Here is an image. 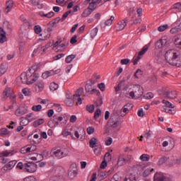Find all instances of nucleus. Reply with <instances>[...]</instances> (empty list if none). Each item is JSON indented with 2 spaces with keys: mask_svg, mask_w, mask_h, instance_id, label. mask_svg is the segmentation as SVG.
Returning a JSON list of instances; mask_svg holds the SVG:
<instances>
[{
  "mask_svg": "<svg viewBox=\"0 0 181 181\" xmlns=\"http://www.w3.org/2000/svg\"><path fill=\"white\" fill-rule=\"evenodd\" d=\"M40 69V64H35L34 66H31L26 72H23L21 74V80L23 84H33L39 80L40 75L39 74L35 73L37 70Z\"/></svg>",
  "mask_w": 181,
  "mask_h": 181,
  "instance_id": "f257e3e1",
  "label": "nucleus"
},
{
  "mask_svg": "<svg viewBox=\"0 0 181 181\" xmlns=\"http://www.w3.org/2000/svg\"><path fill=\"white\" fill-rule=\"evenodd\" d=\"M165 59L170 66L181 67V54L175 49H169L165 54Z\"/></svg>",
  "mask_w": 181,
  "mask_h": 181,
  "instance_id": "f03ea898",
  "label": "nucleus"
},
{
  "mask_svg": "<svg viewBox=\"0 0 181 181\" xmlns=\"http://www.w3.org/2000/svg\"><path fill=\"white\" fill-rule=\"evenodd\" d=\"M50 155L57 158V159H62V158H65L69 155V151L67 149L52 148L50 151Z\"/></svg>",
  "mask_w": 181,
  "mask_h": 181,
  "instance_id": "7ed1b4c3",
  "label": "nucleus"
},
{
  "mask_svg": "<svg viewBox=\"0 0 181 181\" xmlns=\"http://www.w3.org/2000/svg\"><path fill=\"white\" fill-rule=\"evenodd\" d=\"M134 88L135 91H129L126 93V96L128 97V98H135V94L138 95V97H141V95L144 94V88L141 86L136 85Z\"/></svg>",
  "mask_w": 181,
  "mask_h": 181,
  "instance_id": "20e7f679",
  "label": "nucleus"
},
{
  "mask_svg": "<svg viewBox=\"0 0 181 181\" xmlns=\"http://www.w3.org/2000/svg\"><path fill=\"white\" fill-rule=\"evenodd\" d=\"M119 117L117 113H112L110 116V118L108 121V124L111 128H118L121 125V122L118 119Z\"/></svg>",
  "mask_w": 181,
  "mask_h": 181,
  "instance_id": "39448f33",
  "label": "nucleus"
},
{
  "mask_svg": "<svg viewBox=\"0 0 181 181\" xmlns=\"http://www.w3.org/2000/svg\"><path fill=\"white\" fill-rule=\"evenodd\" d=\"M148 49H149V45H145L139 52L138 56L136 58H134L133 64L134 66L138 64V62L141 60V56H144V54L148 52Z\"/></svg>",
  "mask_w": 181,
  "mask_h": 181,
  "instance_id": "423d86ee",
  "label": "nucleus"
},
{
  "mask_svg": "<svg viewBox=\"0 0 181 181\" xmlns=\"http://www.w3.org/2000/svg\"><path fill=\"white\" fill-rule=\"evenodd\" d=\"M24 169L29 173H34L36 169H37V165L35 163H27L24 164Z\"/></svg>",
  "mask_w": 181,
  "mask_h": 181,
  "instance_id": "0eeeda50",
  "label": "nucleus"
},
{
  "mask_svg": "<svg viewBox=\"0 0 181 181\" xmlns=\"http://www.w3.org/2000/svg\"><path fill=\"white\" fill-rule=\"evenodd\" d=\"M52 46V43L49 42L45 45V47H39L37 49H35L32 54V56H37V54H39L40 53L41 54L42 53H45L49 47Z\"/></svg>",
  "mask_w": 181,
  "mask_h": 181,
  "instance_id": "6e6552de",
  "label": "nucleus"
},
{
  "mask_svg": "<svg viewBox=\"0 0 181 181\" xmlns=\"http://www.w3.org/2000/svg\"><path fill=\"white\" fill-rule=\"evenodd\" d=\"M53 118L54 125L55 127L57 125L63 127L64 125H66V124H67V120H66V119H64L62 117L54 116Z\"/></svg>",
  "mask_w": 181,
  "mask_h": 181,
  "instance_id": "1a4fd4ad",
  "label": "nucleus"
},
{
  "mask_svg": "<svg viewBox=\"0 0 181 181\" xmlns=\"http://www.w3.org/2000/svg\"><path fill=\"white\" fill-rule=\"evenodd\" d=\"M27 113H28V106H25L22 105L18 109H16L15 112V115H16V117H22V115H25V114H27Z\"/></svg>",
  "mask_w": 181,
  "mask_h": 181,
  "instance_id": "9d476101",
  "label": "nucleus"
},
{
  "mask_svg": "<svg viewBox=\"0 0 181 181\" xmlns=\"http://www.w3.org/2000/svg\"><path fill=\"white\" fill-rule=\"evenodd\" d=\"M154 181H170V179L166 177L162 173H156L154 175Z\"/></svg>",
  "mask_w": 181,
  "mask_h": 181,
  "instance_id": "9b49d317",
  "label": "nucleus"
},
{
  "mask_svg": "<svg viewBox=\"0 0 181 181\" xmlns=\"http://www.w3.org/2000/svg\"><path fill=\"white\" fill-rule=\"evenodd\" d=\"M127 19L119 21L115 27V30L119 32L124 30L125 26H127Z\"/></svg>",
  "mask_w": 181,
  "mask_h": 181,
  "instance_id": "f8f14e48",
  "label": "nucleus"
},
{
  "mask_svg": "<svg viewBox=\"0 0 181 181\" xmlns=\"http://www.w3.org/2000/svg\"><path fill=\"white\" fill-rule=\"evenodd\" d=\"M165 97L170 98V100H175L177 97V92L176 90H166L164 93Z\"/></svg>",
  "mask_w": 181,
  "mask_h": 181,
  "instance_id": "ddd939ff",
  "label": "nucleus"
},
{
  "mask_svg": "<svg viewBox=\"0 0 181 181\" xmlns=\"http://www.w3.org/2000/svg\"><path fill=\"white\" fill-rule=\"evenodd\" d=\"M36 149V146L32 145H28L23 147L21 150V153H29L33 152Z\"/></svg>",
  "mask_w": 181,
  "mask_h": 181,
  "instance_id": "4468645a",
  "label": "nucleus"
},
{
  "mask_svg": "<svg viewBox=\"0 0 181 181\" xmlns=\"http://www.w3.org/2000/svg\"><path fill=\"white\" fill-rule=\"evenodd\" d=\"M85 90L86 93H90V94H94V93H97V95L100 94V90L95 88L93 89V86L90 84H86L85 86Z\"/></svg>",
  "mask_w": 181,
  "mask_h": 181,
  "instance_id": "2eb2a0df",
  "label": "nucleus"
},
{
  "mask_svg": "<svg viewBox=\"0 0 181 181\" xmlns=\"http://www.w3.org/2000/svg\"><path fill=\"white\" fill-rule=\"evenodd\" d=\"M12 8H13V1L9 0L6 1V8L4 10V12L6 13H9L12 11Z\"/></svg>",
  "mask_w": 181,
  "mask_h": 181,
  "instance_id": "dca6fc26",
  "label": "nucleus"
},
{
  "mask_svg": "<svg viewBox=\"0 0 181 181\" xmlns=\"http://www.w3.org/2000/svg\"><path fill=\"white\" fill-rule=\"evenodd\" d=\"M113 172L112 169L109 170L108 171H101L98 176L101 179V180L105 179L107 176H110Z\"/></svg>",
  "mask_w": 181,
  "mask_h": 181,
  "instance_id": "f3484780",
  "label": "nucleus"
},
{
  "mask_svg": "<svg viewBox=\"0 0 181 181\" xmlns=\"http://www.w3.org/2000/svg\"><path fill=\"white\" fill-rule=\"evenodd\" d=\"M3 94L4 97H11V98H15V95H13V93L12 92V90H11V88H6Z\"/></svg>",
  "mask_w": 181,
  "mask_h": 181,
  "instance_id": "a211bd4d",
  "label": "nucleus"
},
{
  "mask_svg": "<svg viewBox=\"0 0 181 181\" xmlns=\"http://www.w3.org/2000/svg\"><path fill=\"white\" fill-rule=\"evenodd\" d=\"M77 175V168H73L72 166L69 168L68 176L70 179H73Z\"/></svg>",
  "mask_w": 181,
  "mask_h": 181,
  "instance_id": "6ab92c4d",
  "label": "nucleus"
},
{
  "mask_svg": "<svg viewBox=\"0 0 181 181\" xmlns=\"http://www.w3.org/2000/svg\"><path fill=\"white\" fill-rule=\"evenodd\" d=\"M38 15H40V16H41V18H53V16H54V12L50 11L49 13H45L43 11H40L38 13Z\"/></svg>",
  "mask_w": 181,
  "mask_h": 181,
  "instance_id": "aec40b11",
  "label": "nucleus"
},
{
  "mask_svg": "<svg viewBox=\"0 0 181 181\" xmlns=\"http://www.w3.org/2000/svg\"><path fill=\"white\" fill-rule=\"evenodd\" d=\"M17 161L16 160H11L8 162L5 166L4 169L6 170H11V169H13V168H15V165H16Z\"/></svg>",
  "mask_w": 181,
  "mask_h": 181,
  "instance_id": "412c9836",
  "label": "nucleus"
},
{
  "mask_svg": "<svg viewBox=\"0 0 181 181\" xmlns=\"http://www.w3.org/2000/svg\"><path fill=\"white\" fill-rule=\"evenodd\" d=\"M32 121H35V118L29 119L27 118L23 119V117H22L21 121L20 122V125H21L23 127H26V125H28L29 124V122H32Z\"/></svg>",
  "mask_w": 181,
  "mask_h": 181,
  "instance_id": "4be33fe9",
  "label": "nucleus"
},
{
  "mask_svg": "<svg viewBox=\"0 0 181 181\" xmlns=\"http://www.w3.org/2000/svg\"><path fill=\"white\" fill-rule=\"evenodd\" d=\"M36 87H37L38 91H43L45 88V82L42 80L37 81Z\"/></svg>",
  "mask_w": 181,
  "mask_h": 181,
  "instance_id": "5701e85b",
  "label": "nucleus"
},
{
  "mask_svg": "<svg viewBox=\"0 0 181 181\" xmlns=\"http://www.w3.org/2000/svg\"><path fill=\"white\" fill-rule=\"evenodd\" d=\"M98 142V140L95 137H93L89 141V146L90 148H96L97 147V143Z\"/></svg>",
  "mask_w": 181,
  "mask_h": 181,
  "instance_id": "b1692460",
  "label": "nucleus"
},
{
  "mask_svg": "<svg viewBox=\"0 0 181 181\" xmlns=\"http://www.w3.org/2000/svg\"><path fill=\"white\" fill-rule=\"evenodd\" d=\"M71 10L65 12L64 15H62V18L60 19L61 22H64V21L67 19L68 16H71Z\"/></svg>",
  "mask_w": 181,
  "mask_h": 181,
  "instance_id": "393cba45",
  "label": "nucleus"
},
{
  "mask_svg": "<svg viewBox=\"0 0 181 181\" xmlns=\"http://www.w3.org/2000/svg\"><path fill=\"white\" fill-rule=\"evenodd\" d=\"M6 70H8V66L6 64H1L0 65V76H3V74H5L6 73Z\"/></svg>",
  "mask_w": 181,
  "mask_h": 181,
  "instance_id": "a878e982",
  "label": "nucleus"
},
{
  "mask_svg": "<svg viewBox=\"0 0 181 181\" xmlns=\"http://www.w3.org/2000/svg\"><path fill=\"white\" fill-rule=\"evenodd\" d=\"M92 11L90 8H86L81 14L82 18H87V16H90L92 13Z\"/></svg>",
  "mask_w": 181,
  "mask_h": 181,
  "instance_id": "bb28decb",
  "label": "nucleus"
},
{
  "mask_svg": "<svg viewBox=\"0 0 181 181\" xmlns=\"http://www.w3.org/2000/svg\"><path fill=\"white\" fill-rule=\"evenodd\" d=\"M20 19L21 21H22V22H23L25 23V25H27V26L28 28H30V26H32V23L29 21H28V20H26V17H25V16L21 15L20 16Z\"/></svg>",
  "mask_w": 181,
  "mask_h": 181,
  "instance_id": "cd10ccee",
  "label": "nucleus"
},
{
  "mask_svg": "<svg viewBox=\"0 0 181 181\" xmlns=\"http://www.w3.org/2000/svg\"><path fill=\"white\" fill-rule=\"evenodd\" d=\"M151 173H153V168H147L144 170L143 173V176L146 177L151 175Z\"/></svg>",
  "mask_w": 181,
  "mask_h": 181,
  "instance_id": "c85d7f7f",
  "label": "nucleus"
},
{
  "mask_svg": "<svg viewBox=\"0 0 181 181\" xmlns=\"http://www.w3.org/2000/svg\"><path fill=\"white\" fill-rule=\"evenodd\" d=\"M151 156L148 154H142L139 159L140 160H141V162H148V160H149Z\"/></svg>",
  "mask_w": 181,
  "mask_h": 181,
  "instance_id": "c756f323",
  "label": "nucleus"
},
{
  "mask_svg": "<svg viewBox=\"0 0 181 181\" xmlns=\"http://www.w3.org/2000/svg\"><path fill=\"white\" fill-rule=\"evenodd\" d=\"M64 103L68 107H73L74 105V100L73 99H65Z\"/></svg>",
  "mask_w": 181,
  "mask_h": 181,
  "instance_id": "7c9ffc66",
  "label": "nucleus"
},
{
  "mask_svg": "<svg viewBox=\"0 0 181 181\" xmlns=\"http://www.w3.org/2000/svg\"><path fill=\"white\" fill-rule=\"evenodd\" d=\"M62 134L63 136H70L72 139H76V137H74V136L73 135V133H71L66 129L64 130Z\"/></svg>",
  "mask_w": 181,
  "mask_h": 181,
  "instance_id": "2f4dec72",
  "label": "nucleus"
},
{
  "mask_svg": "<svg viewBox=\"0 0 181 181\" xmlns=\"http://www.w3.org/2000/svg\"><path fill=\"white\" fill-rule=\"evenodd\" d=\"M173 9H175V11H176V12H181V1L175 4L173 6Z\"/></svg>",
  "mask_w": 181,
  "mask_h": 181,
  "instance_id": "473e14b6",
  "label": "nucleus"
},
{
  "mask_svg": "<svg viewBox=\"0 0 181 181\" xmlns=\"http://www.w3.org/2000/svg\"><path fill=\"white\" fill-rule=\"evenodd\" d=\"M59 88V85L54 82L50 83L49 89L51 91H56Z\"/></svg>",
  "mask_w": 181,
  "mask_h": 181,
  "instance_id": "72a5a7b5",
  "label": "nucleus"
},
{
  "mask_svg": "<svg viewBox=\"0 0 181 181\" xmlns=\"http://www.w3.org/2000/svg\"><path fill=\"white\" fill-rule=\"evenodd\" d=\"M165 43H166L165 40H160L159 41H158L156 44V46L158 48V49H162V47H163V45H165Z\"/></svg>",
  "mask_w": 181,
  "mask_h": 181,
  "instance_id": "f704fd0d",
  "label": "nucleus"
},
{
  "mask_svg": "<svg viewBox=\"0 0 181 181\" xmlns=\"http://www.w3.org/2000/svg\"><path fill=\"white\" fill-rule=\"evenodd\" d=\"M97 33H98V28H95L92 29L90 31V37L94 39V37L97 36Z\"/></svg>",
  "mask_w": 181,
  "mask_h": 181,
  "instance_id": "c9c22d12",
  "label": "nucleus"
},
{
  "mask_svg": "<svg viewBox=\"0 0 181 181\" xmlns=\"http://www.w3.org/2000/svg\"><path fill=\"white\" fill-rule=\"evenodd\" d=\"M56 25V22H49L47 25V32H52L53 30V28Z\"/></svg>",
  "mask_w": 181,
  "mask_h": 181,
  "instance_id": "e433bc0d",
  "label": "nucleus"
},
{
  "mask_svg": "<svg viewBox=\"0 0 181 181\" xmlns=\"http://www.w3.org/2000/svg\"><path fill=\"white\" fill-rule=\"evenodd\" d=\"M74 59H76V56L74 54H71L66 57L65 62L66 63H71Z\"/></svg>",
  "mask_w": 181,
  "mask_h": 181,
  "instance_id": "4c0bfd02",
  "label": "nucleus"
},
{
  "mask_svg": "<svg viewBox=\"0 0 181 181\" xmlns=\"http://www.w3.org/2000/svg\"><path fill=\"white\" fill-rule=\"evenodd\" d=\"M162 103L163 104H165V107H168V108H175V105H173V104L168 100H163Z\"/></svg>",
  "mask_w": 181,
  "mask_h": 181,
  "instance_id": "58836bf2",
  "label": "nucleus"
},
{
  "mask_svg": "<svg viewBox=\"0 0 181 181\" xmlns=\"http://www.w3.org/2000/svg\"><path fill=\"white\" fill-rule=\"evenodd\" d=\"M49 181H64L62 176H54L49 179Z\"/></svg>",
  "mask_w": 181,
  "mask_h": 181,
  "instance_id": "ea45409f",
  "label": "nucleus"
},
{
  "mask_svg": "<svg viewBox=\"0 0 181 181\" xmlns=\"http://www.w3.org/2000/svg\"><path fill=\"white\" fill-rule=\"evenodd\" d=\"M45 122V119H38L34 122V127H39V125H42Z\"/></svg>",
  "mask_w": 181,
  "mask_h": 181,
  "instance_id": "a19ab883",
  "label": "nucleus"
},
{
  "mask_svg": "<svg viewBox=\"0 0 181 181\" xmlns=\"http://www.w3.org/2000/svg\"><path fill=\"white\" fill-rule=\"evenodd\" d=\"M31 110L35 112H39L42 110V106L40 105H33Z\"/></svg>",
  "mask_w": 181,
  "mask_h": 181,
  "instance_id": "79ce46f5",
  "label": "nucleus"
},
{
  "mask_svg": "<svg viewBox=\"0 0 181 181\" xmlns=\"http://www.w3.org/2000/svg\"><path fill=\"white\" fill-rule=\"evenodd\" d=\"M143 73L144 72L142 71V70L139 69L136 71L134 76L135 78H139V77H141V76H142Z\"/></svg>",
  "mask_w": 181,
  "mask_h": 181,
  "instance_id": "37998d69",
  "label": "nucleus"
},
{
  "mask_svg": "<svg viewBox=\"0 0 181 181\" xmlns=\"http://www.w3.org/2000/svg\"><path fill=\"white\" fill-rule=\"evenodd\" d=\"M114 19H115V17L112 16L110 19L105 22V25L106 26H111V25H112V21H114Z\"/></svg>",
  "mask_w": 181,
  "mask_h": 181,
  "instance_id": "c03bdc74",
  "label": "nucleus"
},
{
  "mask_svg": "<svg viewBox=\"0 0 181 181\" xmlns=\"http://www.w3.org/2000/svg\"><path fill=\"white\" fill-rule=\"evenodd\" d=\"M8 134H9V132L8 131V129L2 128L0 129L1 136H4V135H8Z\"/></svg>",
  "mask_w": 181,
  "mask_h": 181,
  "instance_id": "a18cd8bd",
  "label": "nucleus"
},
{
  "mask_svg": "<svg viewBox=\"0 0 181 181\" xmlns=\"http://www.w3.org/2000/svg\"><path fill=\"white\" fill-rule=\"evenodd\" d=\"M86 110L87 111H88V112H90V114H93V112H94V110H95V106L94 105H88L86 106Z\"/></svg>",
  "mask_w": 181,
  "mask_h": 181,
  "instance_id": "49530a36",
  "label": "nucleus"
},
{
  "mask_svg": "<svg viewBox=\"0 0 181 181\" xmlns=\"http://www.w3.org/2000/svg\"><path fill=\"white\" fill-rule=\"evenodd\" d=\"M169 28V25L168 24L163 25H160L158 28V32H165V30H166V29H168Z\"/></svg>",
  "mask_w": 181,
  "mask_h": 181,
  "instance_id": "de8ad7c7",
  "label": "nucleus"
},
{
  "mask_svg": "<svg viewBox=\"0 0 181 181\" xmlns=\"http://www.w3.org/2000/svg\"><path fill=\"white\" fill-rule=\"evenodd\" d=\"M83 91H84V89L83 88L78 89V90L74 95V98H76V97H80V95L83 94Z\"/></svg>",
  "mask_w": 181,
  "mask_h": 181,
  "instance_id": "09e8293b",
  "label": "nucleus"
},
{
  "mask_svg": "<svg viewBox=\"0 0 181 181\" xmlns=\"http://www.w3.org/2000/svg\"><path fill=\"white\" fill-rule=\"evenodd\" d=\"M22 93H23V94H24V95H25V96H29V95H30L31 91H30V88H23V89L22 90Z\"/></svg>",
  "mask_w": 181,
  "mask_h": 181,
  "instance_id": "8fccbe9b",
  "label": "nucleus"
},
{
  "mask_svg": "<svg viewBox=\"0 0 181 181\" xmlns=\"http://www.w3.org/2000/svg\"><path fill=\"white\" fill-rule=\"evenodd\" d=\"M95 6H97V4L92 1V2L89 4L88 9L90 10L93 12V11L95 9Z\"/></svg>",
  "mask_w": 181,
  "mask_h": 181,
  "instance_id": "3c124183",
  "label": "nucleus"
},
{
  "mask_svg": "<svg viewBox=\"0 0 181 181\" xmlns=\"http://www.w3.org/2000/svg\"><path fill=\"white\" fill-rule=\"evenodd\" d=\"M6 40V33L0 34V43H5Z\"/></svg>",
  "mask_w": 181,
  "mask_h": 181,
  "instance_id": "603ef678",
  "label": "nucleus"
},
{
  "mask_svg": "<svg viewBox=\"0 0 181 181\" xmlns=\"http://www.w3.org/2000/svg\"><path fill=\"white\" fill-rule=\"evenodd\" d=\"M1 155L2 156L8 157V156H12L13 155V153H12L11 151H2L1 153Z\"/></svg>",
  "mask_w": 181,
  "mask_h": 181,
  "instance_id": "864d4df0",
  "label": "nucleus"
},
{
  "mask_svg": "<svg viewBox=\"0 0 181 181\" xmlns=\"http://www.w3.org/2000/svg\"><path fill=\"white\" fill-rule=\"evenodd\" d=\"M166 160H168V158L167 157H161L158 161V165H163V163H165V162H166Z\"/></svg>",
  "mask_w": 181,
  "mask_h": 181,
  "instance_id": "5fc2aeb1",
  "label": "nucleus"
},
{
  "mask_svg": "<svg viewBox=\"0 0 181 181\" xmlns=\"http://www.w3.org/2000/svg\"><path fill=\"white\" fill-rule=\"evenodd\" d=\"M34 31L37 35H39V33L42 32V28L40 27V25H35Z\"/></svg>",
  "mask_w": 181,
  "mask_h": 181,
  "instance_id": "6e6d98bb",
  "label": "nucleus"
},
{
  "mask_svg": "<svg viewBox=\"0 0 181 181\" xmlns=\"http://www.w3.org/2000/svg\"><path fill=\"white\" fill-rule=\"evenodd\" d=\"M47 73H48V77H50L51 76H54V74H57L59 73L58 70H50V71H47Z\"/></svg>",
  "mask_w": 181,
  "mask_h": 181,
  "instance_id": "4d7b16f0",
  "label": "nucleus"
},
{
  "mask_svg": "<svg viewBox=\"0 0 181 181\" xmlns=\"http://www.w3.org/2000/svg\"><path fill=\"white\" fill-rule=\"evenodd\" d=\"M118 165H119V166H122V165H124V163H125V158H124V157H119L118 159Z\"/></svg>",
  "mask_w": 181,
  "mask_h": 181,
  "instance_id": "13d9d810",
  "label": "nucleus"
},
{
  "mask_svg": "<svg viewBox=\"0 0 181 181\" xmlns=\"http://www.w3.org/2000/svg\"><path fill=\"white\" fill-rule=\"evenodd\" d=\"M121 180V177L118 174H115L110 181H119Z\"/></svg>",
  "mask_w": 181,
  "mask_h": 181,
  "instance_id": "bf43d9fd",
  "label": "nucleus"
},
{
  "mask_svg": "<svg viewBox=\"0 0 181 181\" xmlns=\"http://www.w3.org/2000/svg\"><path fill=\"white\" fill-rule=\"evenodd\" d=\"M100 115H101V110L98 109L94 113L95 119H97Z\"/></svg>",
  "mask_w": 181,
  "mask_h": 181,
  "instance_id": "052dcab7",
  "label": "nucleus"
},
{
  "mask_svg": "<svg viewBox=\"0 0 181 181\" xmlns=\"http://www.w3.org/2000/svg\"><path fill=\"white\" fill-rule=\"evenodd\" d=\"M144 98L146 100H151V98H153V93H148L144 95Z\"/></svg>",
  "mask_w": 181,
  "mask_h": 181,
  "instance_id": "680f3d73",
  "label": "nucleus"
},
{
  "mask_svg": "<svg viewBox=\"0 0 181 181\" xmlns=\"http://www.w3.org/2000/svg\"><path fill=\"white\" fill-rule=\"evenodd\" d=\"M93 152H94V153H95L98 156V155H101V148H100V147L95 148Z\"/></svg>",
  "mask_w": 181,
  "mask_h": 181,
  "instance_id": "e2e57ef3",
  "label": "nucleus"
},
{
  "mask_svg": "<svg viewBox=\"0 0 181 181\" xmlns=\"http://www.w3.org/2000/svg\"><path fill=\"white\" fill-rule=\"evenodd\" d=\"M104 158L105 160H107L108 162H110V160H111V154L110 153H106L105 154Z\"/></svg>",
  "mask_w": 181,
  "mask_h": 181,
  "instance_id": "0e129e2a",
  "label": "nucleus"
},
{
  "mask_svg": "<svg viewBox=\"0 0 181 181\" xmlns=\"http://www.w3.org/2000/svg\"><path fill=\"white\" fill-rule=\"evenodd\" d=\"M170 33L173 34V33H177V32H180V28H177L176 27L173 28L170 30Z\"/></svg>",
  "mask_w": 181,
  "mask_h": 181,
  "instance_id": "69168bd1",
  "label": "nucleus"
},
{
  "mask_svg": "<svg viewBox=\"0 0 181 181\" xmlns=\"http://www.w3.org/2000/svg\"><path fill=\"white\" fill-rule=\"evenodd\" d=\"M65 54H59L57 56H55L54 57V60H60V59H62V57H64Z\"/></svg>",
  "mask_w": 181,
  "mask_h": 181,
  "instance_id": "338daca9",
  "label": "nucleus"
},
{
  "mask_svg": "<svg viewBox=\"0 0 181 181\" xmlns=\"http://www.w3.org/2000/svg\"><path fill=\"white\" fill-rule=\"evenodd\" d=\"M87 132L88 134V135H91V134H94V128L89 127L87 129Z\"/></svg>",
  "mask_w": 181,
  "mask_h": 181,
  "instance_id": "774afa93",
  "label": "nucleus"
}]
</instances>
